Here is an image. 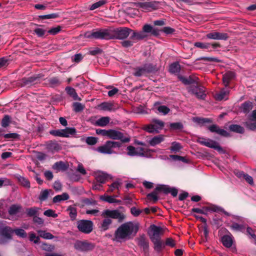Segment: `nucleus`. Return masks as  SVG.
Returning a JSON list of instances; mask_svg holds the SVG:
<instances>
[{"instance_id": "f257e3e1", "label": "nucleus", "mask_w": 256, "mask_h": 256, "mask_svg": "<svg viewBox=\"0 0 256 256\" xmlns=\"http://www.w3.org/2000/svg\"><path fill=\"white\" fill-rule=\"evenodd\" d=\"M150 231L149 232L150 238L154 244L153 248L157 254H162L166 246H168L172 248L176 246L175 240L172 238H167L165 242L161 239L160 236L164 234V230L161 227L152 224L150 226Z\"/></svg>"}, {"instance_id": "f03ea898", "label": "nucleus", "mask_w": 256, "mask_h": 256, "mask_svg": "<svg viewBox=\"0 0 256 256\" xmlns=\"http://www.w3.org/2000/svg\"><path fill=\"white\" fill-rule=\"evenodd\" d=\"M138 230V226L136 224H134L132 222H126L122 224L115 231L114 240L121 242L130 238V236L134 233L135 235Z\"/></svg>"}, {"instance_id": "7ed1b4c3", "label": "nucleus", "mask_w": 256, "mask_h": 256, "mask_svg": "<svg viewBox=\"0 0 256 256\" xmlns=\"http://www.w3.org/2000/svg\"><path fill=\"white\" fill-rule=\"evenodd\" d=\"M102 216L104 218L101 224V228L104 231L108 230L112 224V221L110 218L117 219L119 222H122L125 218V216L117 210H106L102 212Z\"/></svg>"}, {"instance_id": "20e7f679", "label": "nucleus", "mask_w": 256, "mask_h": 256, "mask_svg": "<svg viewBox=\"0 0 256 256\" xmlns=\"http://www.w3.org/2000/svg\"><path fill=\"white\" fill-rule=\"evenodd\" d=\"M13 229L6 224V222L0 221V244H4L12 239Z\"/></svg>"}, {"instance_id": "39448f33", "label": "nucleus", "mask_w": 256, "mask_h": 256, "mask_svg": "<svg viewBox=\"0 0 256 256\" xmlns=\"http://www.w3.org/2000/svg\"><path fill=\"white\" fill-rule=\"evenodd\" d=\"M156 71V66L150 63L146 64L142 66L136 68L134 69V75L138 77L147 76L148 74Z\"/></svg>"}, {"instance_id": "423d86ee", "label": "nucleus", "mask_w": 256, "mask_h": 256, "mask_svg": "<svg viewBox=\"0 0 256 256\" xmlns=\"http://www.w3.org/2000/svg\"><path fill=\"white\" fill-rule=\"evenodd\" d=\"M107 137L114 140H120L122 142H129L130 140V137L128 134L113 129L108 130Z\"/></svg>"}, {"instance_id": "0eeeda50", "label": "nucleus", "mask_w": 256, "mask_h": 256, "mask_svg": "<svg viewBox=\"0 0 256 256\" xmlns=\"http://www.w3.org/2000/svg\"><path fill=\"white\" fill-rule=\"evenodd\" d=\"M112 39L124 40L129 36L132 30L126 27H122L112 29Z\"/></svg>"}, {"instance_id": "6e6552de", "label": "nucleus", "mask_w": 256, "mask_h": 256, "mask_svg": "<svg viewBox=\"0 0 256 256\" xmlns=\"http://www.w3.org/2000/svg\"><path fill=\"white\" fill-rule=\"evenodd\" d=\"M94 223L90 220H81L77 222L78 230L85 234H90L93 230Z\"/></svg>"}, {"instance_id": "1a4fd4ad", "label": "nucleus", "mask_w": 256, "mask_h": 256, "mask_svg": "<svg viewBox=\"0 0 256 256\" xmlns=\"http://www.w3.org/2000/svg\"><path fill=\"white\" fill-rule=\"evenodd\" d=\"M74 246L76 250L84 252L91 251L94 250L95 248V244L86 240H77L74 242Z\"/></svg>"}, {"instance_id": "9d476101", "label": "nucleus", "mask_w": 256, "mask_h": 256, "mask_svg": "<svg viewBox=\"0 0 256 256\" xmlns=\"http://www.w3.org/2000/svg\"><path fill=\"white\" fill-rule=\"evenodd\" d=\"M94 38L100 40H112V29H98L94 32Z\"/></svg>"}, {"instance_id": "9b49d317", "label": "nucleus", "mask_w": 256, "mask_h": 256, "mask_svg": "<svg viewBox=\"0 0 256 256\" xmlns=\"http://www.w3.org/2000/svg\"><path fill=\"white\" fill-rule=\"evenodd\" d=\"M197 142L200 144L206 146L207 147L214 148L219 152H222V148L219 146L218 143L214 140H206L205 138L198 137Z\"/></svg>"}, {"instance_id": "f8f14e48", "label": "nucleus", "mask_w": 256, "mask_h": 256, "mask_svg": "<svg viewBox=\"0 0 256 256\" xmlns=\"http://www.w3.org/2000/svg\"><path fill=\"white\" fill-rule=\"evenodd\" d=\"M42 76L38 74L36 76H30L28 78H22L20 82L21 86L29 87L32 85L35 84L40 82V80H43Z\"/></svg>"}, {"instance_id": "ddd939ff", "label": "nucleus", "mask_w": 256, "mask_h": 256, "mask_svg": "<svg viewBox=\"0 0 256 256\" xmlns=\"http://www.w3.org/2000/svg\"><path fill=\"white\" fill-rule=\"evenodd\" d=\"M160 2L157 1L146 2L138 3V6L146 10H155L158 8Z\"/></svg>"}, {"instance_id": "4468645a", "label": "nucleus", "mask_w": 256, "mask_h": 256, "mask_svg": "<svg viewBox=\"0 0 256 256\" xmlns=\"http://www.w3.org/2000/svg\"><path fill=\"white\" fill-rule=\"evenodd\" d=\"M206 37L212 40H226L228 38L229 36L226 33L214 32L208 34L206 35Z\"/></svg>"}, {"instance_id": "2eb2a0df", "label": "nucleus", "mask_w": 256, "mask_h": 256, "mask_svg": "<svg viewBox=\"0 0 256 256\" xmlns=\"http://www.w3.org/2000/svg\"><path fill=\"white\" fill-rule=\"evenodd\" d=\"M208 128L210 132H216L221 136L228 137L230 136V134L224 129H221L220 127L215 124H213L208 126Z\"/></svg>"}, {"instance_id": "dca6fc26", "label": "nucleus", "mask_w": 256, "mask_h": 256, "mask_svg": "<svg viewBox=\"0 0 256 256\" xmlns=\"http://www.w3.org/2000/svg\"><path fill=\"white\" fill-rule=\"evenodd\" d=\"M178 79L184 84L189 85L192 84H198V78L194 76H190L186 78L182 76H178Z\"/></svg>"}, {"instance_id": "f3484780", "label": "nucleus", "mask_w": 256, "mask_h": 256, "mask_svg": "<svg viewBox=\"0 0 256 256\" xmlns=\"http://www.w3.org/2000/svg\"><path fill=\"white\" fill-rule=\"evenodd\" d=\"M96 150L100 153L104 154H110L116 153L113 150L110 149L108 141H106L104 145L98 147Z\"/></svg>"}, {"instance_id": "a211bd4d", "label": "nucleus", "mask_w": 256, "mask_h": 256, "mask_svg": "<svg viewBox=\"0 0 256 256\" xmlns=\"http://www.w3.org/2000/svg\"><path fill=\"white\" fill-rule=\"evenodd\" d=\"M138 245L142 248L144 254L149 252V242L144 236H140L138 239Z\"/></svg>"}, {"instance_id": "6ab92c4d", "label": "nucleus", "mask_w": 256, "mask_h": 256, "mask_svg": "<svg viewBox=\"0 0 256 256\" xmlns=\"http://www.w3.org/2000/svg\"><path fill=\"white\" fill-rule=\"evenodd\" d=\"M131 32L132 34L130 36V39L132 40L134 43L142 40L147 36V35L144 34L142 31L136 32L132 30Z\"/></svg>"}, {"instance_id": "aec40b11", "label": "nucleus", "mask_w": 256, "mask_h": 256, "mask_svg": "<svg viewBox=\"0 0 256 256\" xmlns=\"http://www.w3.org/2000/svg\"><path fill=\"white\" fill-rule=\"evenodd\" d=\"M253 108V102L249 100H246L240 104V110L242 113L248 114Z\"/></svg>"}, {"instance_id": "412c9836", "label": "nucleus", "mask_w": 256, "mask_h": 256, "mask_svg": "<svg viewBox=\"0 0 256 256\" xmlns=\"http://www.w3.org/2000/svg\"><path fill=\"white\" fill-rule=\"evenodd\" d=\"M144 34L150 33L151 35L158 36L160 34V30L156 28H154L152 26L148 24H144L142 30Z\"/></svg>"}, {"instance_id": "4be33fe9", "label": "nucleus", "mask_w": 256, "mask_h": 256, "mask_svg": "<svg viewBox=\"0 0 256 256\" xmlns=\"http://www.w3.org/2000/svg\"><path fill=\"white\" fill-rule=\"evenodd\" d=\"M162 188V184L158 185L155 188V189L150 194H147L148 198L150 200H152L153 201L154 203L156 202L158 200V198L157 196V194L160 192H162V190H160V189H158V188Z\"/></svg>"}, {"instance_id": "5701e85b", "label": "nucleus", "mask_w": 256, "mask_h": 256, "mask_svg": "<svg viewBox=\"0 0 256 256\" xmlns=\"http://www.w3.org/2000/svg\"><path fill=\"white\" fill-rule=\"evenodd\" d=\"M235 76V74L232 71H228L225 73L222 76V82L226 87H228L230 80Z\"/></svg>"}, {"instance_id": "b1692460", "label": "nucleus", "mask_w": 256, "mask_h": 256, "mask_svg": "<svg viewBox=\"0 0 256 256\" xmlns=\"http://www.w3.org/2000/svg\"><path fill=\"white\" fill-rule=\"evenodd\" d=\"M162 188H159L160 190H162V192L165 194H168L169 193L175 197L178 194V190L175 188H170L168 185L162 184Z\"/></svg>"}, {"instance_id": "393cba45", "label": "nucleus", "mask_w": 256, "mask_h": 256, "mask_svg": "<svg viewBox=\"0 0 256 256\" xmlns=\"http://www.w3.org/2000/svg\"><path fill=\"white\" fill-rule=\"evenodd\" d=\"M91 123L96 126H105L110 121V118L108 116H103L96 120V122L92 121L90 120Z\"/></svg>"}, {"instance_id": "a878e982", "label": "nucleus", "mask_w": 256, "mask_h": 256, "mask_svg": "<svg viewBox=\"0 0 256 256\" xmlns=\"http://www.w3.org/2000/svg\"><path fill=\"white\" fill-rule=\"evenodd\" d=\"M45 80V84L50 87H54L61 84V82L58 77H52Z\"/></svg>"}, {"instance_id": "bb28decb", "label": "nucleus", "mask_w": 256, "mask_h": 256, "mask_svg": "<svg viewBox=\"0 0 256 256\" xmlns=\"http://www.w3.org/2000/svg\"><path fill=\"white\" fill-rule=\"evenodd\" d=\"M15 178L21 186L26 188H30V182L26 178L20 174L16 175Z\"/></svg>"}, {"instance_id": "cd10ccee", "label": "nucleus", "mask_w": 256, "mask_h": 256, "mask_svg": "<svg viewBox=\"0 0 256 256\" xmlns=\"http://www.w3.org/2000/svg\"><path fill=\"white\" fill-rule=\"evenodd\" d=\"M222 242L226 248H230L233 244V240L232 236L224 235L222 237Z\"/></svg>"}, {"instance_id": "c85d7f7f", "label": "nucleus", "mask_w": 256, "mask_h": 256, "mask_svg": "<svg viewBox=\"0 0 256 256\" xmlns=\"http://www.w3.org/2000/svg\"><path fill=\"white\" fill-rule=\"evenodd\" d=\"M65 90L67 94L72 98L75 100H82L81 98H79L77 93L76 92L74 88L70 86H67L65 88Z\"/></svg>"}, {"instance_id": "c756f323", "label": "nucleus", "mask_w": 256, "mask_h": 256, "mask_svg": "<svg viewBox=\"0 0 256 256\" xmlns=\"http://www.w3.org/2000/svg\"><path fill=\"white\" fill-rule=\"evenodd\" d=\"M40 208L36 206L31 207L30 208H26V212L28 216L34 217L39 214L38 211Z\"/></svg>"}, {"instance_id": "7c9ffc66", "label": "nucleus", "mask_w": 256, "mask_h": 256, "mask_svg": "<svg viewBox=\"0 0 256 256\" xmlns=\"http://www.w3.org/2000/svg\"><path fill=\"white\" fill-rule=\"evenodd\" d=\"M52 168L58 170L65 171L68 169V166L64 162L59 161L55 162L53 164Z\"/></svg>"}, {"instance_id": "2f4dec72", "label": "nucleus", "mask_w": 256, "mask_h": 256, "mask_svg": "<svg viewBox=\"0 0 256 256\" xmlns=\"http://www.w3.org/2000/svg\"><path fill=\"white\" fill-rule=\"evenodd\" d=\"M62 138H68L70 136L74 135L76 130L74 128H66L62 129Z\"/></svg>"}, {"instance_id": "473e14b6", "label": "nucleus", "mask_w": 256, "mask_h": 256, "mask_svg": "<svg viewBox=\"0 0 256 256\" xmlns=\"http://www.w3.org/2000/svg\"><path fill=\"white\" fill-rule=\"evenodd\" d=\"M98 108L102 110L112 111L114 110V104L110 102H104L98 106Z\"/></svg>"}, {"instance_id": "72a5a7b5", "label": "nucleus", "mask_w": 256, "mask_h": 256, "mask_svg": "<svg viewBox=\"0 0 256 256\" xmlns=\"http://www.w3.org/2000/svg\"><path fill=\"white\" fill-rule=\"evenodd\" d=\"M229 130L232 132H234L238 134H244V128L238 124H230L228 126Z\"/></svg>"}, {"instance_id": "f704fd0d", "label": "nucleus", "mask_w": 256, "mask_h": 256, "mask_svg": "<svg viewBox=\"0 0 256 256\" xmlns=\"http://www.w3.org/2000/svg\"><path fill=\"white\" fill-rule=\"evenodd\" d=\"M164 138L162 135H158L154 136L150 140L149 144L152 146H154L160 144L161 142L164 141Z\"/></svg>"}, {"instance_id": "c9c22d12", "label": "nucleus", "mask_w": 256, "mask_h": 256, "mask_svg": "<svg viewBox=\"0 0 256 256\" xmlns=\"http://www.w3.org/2000/svg\"><path fill=\"white\" fill-rule=\"evenodd\" d=\"M70 198L68 194L66 193H63L62 194H59L55 196L53 199L52 202L54 203L59 202L62 200H68Z\"/></svg>"}, {"instance_id": "e433bc0d", "label": "nucleus", "mask_w": 256, "mask_h": 256, "mask_svg": "<svg viewBox=\"0 0 256 256\" xmlns=\"http://www.w3.org/2000/svg\"><path fill=\"white\" fill-rule=\"evenodd\" d=\"M110 176L104 172H100L96 176V180L98 182L104 184L109 178Z\"/></svg>"}, {"instance_id": "4c0bfd02", "label": "nucleus", "mask_w": 256, "mask_h": 256, "mask_svg": "<svg viewBox=\"0 0 256 256\" xmlns=\"http://www.w3.org/2000/svg\"><path fill=\"white\" fill-rule=\"evenodd\" d=\"M246 127L251 130H256V120H252V118L250 116V119L244 123Z\"/></svg>"}, {"instance_id": "58836bf2", "label": "nucleus", "mask_w": 256, "mask_h": 256, "mask_svg": "<svg viewBox=\"0 0 256 256\" xmlns=\"http://www.w3.org/2000/svg\"><path fill=\"white\" fill-rule=\"evenodd\" d=\"M229 94V91L225 90L224 88L221 90L216 94L214 98L216 100L220 101L224 100L226 96H228Z\"/></svg>"}, {"instance_id": "ea45409f", "label": "nucleus", "mask_w": 256, "mask_h": 256, "mask_svg": "<svg viewBox=\"0 0 256 256\" xmlns=\"http://www.w3.org/2000/svg\"><path fill=\"white\" fill-rule=\"evenodd\" d=\"M144 130L149 133H158L159 132L158 130V126L154 125V124H150L146 125L143 128Z\"/></svg>"}, {"instance_id": "a19ab883", "label": "nucleus", "mask_w": 256, "mask_h": 256, "mask_svg": "<svg viewBox=\"0 0 256 256\" xmlns=\"http://www.w3.org/2000/svg\"><path fill=\"white\" fill-rule=\"evenodd\" d=\"M169 70L172 74L179 73L180 71V66L178 62H175L170 66Z\"/></svg>"}, {"instance_id": "79ce46f5", "label": "nucleus", "mask_w": 256, "mask_h": 256, "mask_svg": "<svg viewBox=\"0 0 256 256\" xmlns=\"http://www.w3.org/2000/svg\"><path fill=\"white\" fill-rule=\"evenodd\" d=\"M22 207L18 204H12L8 209V213L10 215L16 214L22 209Z\"/></svg>"}, {"instance_id": "37998d69", "label": "nucleus", "mask_w": 256, "mask_h": 256, "mask_svg": "<svg viewBox=\"0 0 256 256\" xmlns=\"http://www.w3.org/2000/svg\"><path fill=\"white\" fill-rule=\"evenodd\" d=\"M60 14L59 12L52 13L46 15H40L38 16V19L44 20L46 19H54L59 18Z\"/></svg>"}, {"instance_id": "c03bdc74", "label": "nucleus", "mask_w": 256, "mask_h": 256, "mask_svg": "<svg viewBox=\"0 0 256 256\" xmlns=\"http://www.w3.org/2000/svg\"><path fill=\"white\" fill-rule=\"evenodd\" d=\"M194 121L200 124H204L206 123H212V120L209 118H202L196 117L194 118Z\"/></svg>"}, {"instance_id": "a18cd8bd", "label": "nucleus", "mask_w": 256, "mask_h": 256, "mask_svg": "<svg viewBox=\"0 0 256 256\" xmlns=\"http://www.w3.org/2000/svg\"><path fill=\"white\" fill-rule=\"evenodd\" d=\"M39 236L46 240H51L54 236L50 232H46L44 230H40L38 231Z\"/></svg>"}, {"instance_id": "49530a36", "label": "nucleus", "mask_w": 256, "mask_h": 256, "mask_svg": "<svg viewBox=\"0 0 256 256\" xmlns=\"http://www.w3.org/2000/svg\"><path fill=\"white\" fill-rule=\"evenodd\" d=\"M67 210L69 212L70 217L72 220H74L76 219L77 216L76 208L74 207L70 206Z\"/></svg>"}, {"instance_id": "de8ad7c7", "label": "nucleus", "mask_w": 256, "mask_h": 256, "mask_svg": "<svg viewBox=\"0 0 256 256\" xmlns=\"http://www.w3.org/2000/svg\"><path fill=\"white\" fill-rule=\"evenodd\" d=\"M73 110L76 112H78L82 111L85 106L84 104L78 102H74L72 104Z\"/></svg>"}, {"instance_id": "09e8293b", "label": "nucleus", "mask_w": 256, "mask_h": 256, "mask_svg": "<svg viewBox=\"0 0 256 256\" xmlns=\"http://www.w3.org/2000/svg\"><path fill=\"white\" fill-rule=\"evenodd\" d=\"M40 248L43 250L51 252L54 250L55 247L54 245L43 242L40 246Z\"/></svg>"}, {"instance_id": "8fccbe9b", "label": "nucleus", "mask_w": 256, "mask_h": 256, "mask_svg": "<svg viewBox=\"0 0 256 256\" xmlns=\"http://www.w3.org/2000/svg\"><path fill=\"white\" fill-rule=\"evenodd\" d=\"M194 46L201 49H208L210 46V43L198 42L194 43Z\"/></svg>"}, {"instance_id": "3c124183", "label": "nucleus", "mask_w": 256, "mask_h": 256, "mask_svg": "<svg viewBox=\"0 0 256 256\" xmlns=\"http://www.w3.org/2000/svg\"><path fill=\"white\" fill-rule=\"evenodd\" d=\"M51 190H44L41 191L40 194L38 196V199L40 201L43 202L46 200L48 198L49 195V191Z\"/></svg>"}, {"instance_id": "603ef678", "label": "nucleus", "mask_w": 256, "mask_h": 256, "mask_svg": "<svg viewBox=\"0 0 256 256\" xmlns=\"http://www.w3.org/2000/svg\"><path fill=\"white\" fill-rule=\"evenodd\" d=\"M170 128L172 130H182L184 128V126L180 122L170 123Z\"/></svg>"}, {"instance_id": "864d4df0", "label": "nucleus", "mask_w": 256, "mask_h": 256, "mask_svg": "<svg viewBox=\"0 0 256 256\" xmlns=\"http://www.w3.org/2000/svg\"><path fill=\"white\" fill-rule=\"evenodd\" d=\"M210 224L213 226H216V227L218 228L222 225V221L219 217H218L216 215H215L212 218V220L210 221Z\"/></svg>"}, {"instance_id": "5fc2aeb1", "label": "nucleus", "mask_w": 256, "mask_h": 256, "mask_svg": "<svg viewBox=\"0 0 256 256\" xmlns=\"http://www.w3.org/2000/svg\"><path fill=\"white\" fill-rule=\"evenodd\" d=\"M13 230L14 233L16 236L20 238H25L27 236L26 232L23 229L16 228L13 229Z\"/></svg>"}, {"instance_id": "6e6d98bb", "label": "nucleus", "mask_w": 256, "mask_h": 256, "mask_svg": "<svg viewBox=\"0 0 256 256\" xmlns=\"http://www.w3.org/2000/svg\"><path fill=\"white\" fill-rule=\"evenodd\" d=\"M230 228H232V230L235 231L240 232H242L245 228V227L243 224H240L236 222L232 223V224L230 226Z\"/></svg>"}, {"instance_id": "4d7b16f0", "label": "nucleus", "mask_w": 256, "mask_h": 256, "mask_svg": "<svg viewBox=\"0 0 256 256\" xmlns=\"http://www.w3.org/2000/svg\"><path fill=\"white\" fill-rule=\"evenodd\" d=\"M108 144L110 146V149L112 150L114 148H120L122 146V143L120 142H116V141H112V140H108Z\"/></svg>"}, {"instance_id": "13d9d810", "label": "nucleus", "mask_w": 256, "mask_h": 256, "mask_svg": "<svg viewBox=\"0 0 256 256\" xmlns=\"http://www.w3.org/2000/svg\"><path fill=\"white\" fill-rule=\"evenodd\" d=\"M115 196H101L100 197V199L110 204L115 203V198H114Z\"/></svg>"}, {"instance_id": "bf43d9fd", "label": "nucleus", "mask_w": 256, "mask_h": 256, "mask_svg": "<svg viewBox=\"0 0 256 256\" xmlns=\"http://www.w3.org/2000/svg\"><path fill=\"white\" fill-rule=\"evenodd\" d=\"M127 150H128L127 154L130 156H137L138 152L136 150V148L132 146H129L127 147Z\"/></svg>"}, {"instance_id": "052dcab7", "label": "nucleus", "mask_w": 256, "mask_h": 256, "mask_svg": "<svg viewBox=\"0 0 256 256\" xmlns=\"http://www.w3.org/2000/svg\"><path fill=\"white\" fill-rule=\"evenodd\" d=\"M10 117L8 115H5L1 122V126L4 128H6L10 123Z\"/></svg>"}, {"instance_id": "680f3d73", "label": "nucleus", "mask_w": 256, "mask_h": 256, "mask_svg": "<svg viewBox=\"0 0 256 256\" xmlns=\"http://www.w3.org/2000/svg\"><path fill=\"white\" fill-rule=\"evenodd\" d=\"M98 142V138L94 136H88L86 140V143L90 146L96 144Z\"/></svg>"}, {"instance_id": "e2e57ef3", "label": "nucleus", "mask_w": 256, "mask_h": 256, "mask_svg": "<svg viewBox=\"0 0 256 256\" xmlns=\"http://www.w3.org/2000/svg\"><path fill=\"white\" fill-rule=\"evenodd\" d=\"M120 185V183L118 182H114L109 186V188H108V190H107V192H112L115 189L118 190Z\"/></svg>"}, {"instance_id": "0e129e2a", "label": "nucleus", "mask_w": 256, "mask_h": 256, "mask_svg": "<svg viewBox=\"0 0 256 256\" xmlns=\"http://www.w3.org/2000/svg\"><path fill=\"white\" fill-rule=\"evenodd\" d=\"M4 137L10 140L17 139L19 138L20 135L16 133H10L2 134Z\"/></svg>"}, {"instance_id": "69168bd1", "label": "nucleus", "mask_w": 256, "mask_h": 256, "mask_svg": "<svg viewBox=\"0 0 256 256\" xmlns=\"http://www.w3.org/2000/svg\"><path fill=\"white\" fill-rule=\"evenodd\" d=\"M170 158H172L174 160L182 161L185 163H188V161L185 157L182 156H178V155L172 154V155H170Z\"/></svg>"}, {"instance_id": "338daca9", "label": "nucleus", "mask_w": 256, "mask_h": 256, "mask_svg": "<svg viewBox=\"0 0 256 256\" xmlns=\"http://www.w3.org/2000/svg\"><path fill=\"white\" fill-rule=\"evenodd\" d=\"M29 240L31 242H33L34 244L40 242V236H36V234L32 232L29 234Z\"/></svg>"}, {"instance_id": "774afa93", "label": "nucleus", "mask_w": 256, "mask_h": 256, "mask_svg": "<svg viewBox=\"0 0 256 256\" xmlns=\"http://www.w3.org/2000/svg\"><path fill=\"white\" fill-rule=\"evenodd\" d=\"M160 30L166 35L173 34L176 32V30L174 28L169 26H165Z\"/></svg>"}]
</instances>
